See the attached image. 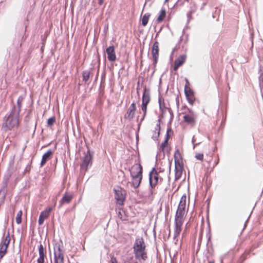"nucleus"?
<instances>
[{"label":"nucleus","mask_w":263,"mask_h":263,"mask_svg":"<svg viewBox=\"0 0 263 263\" xmlns=\"http://www.w3.org/2000/svg\"><path fill=\"white\" fill-rule=\"evenodd\" d=\"M179 1H180V0H178V1L176 2V3L174 5L173 7H176V6H177L179 5Z\"/></svg>","instance_id":"0e129e2a"},{"label":"nucleus","mask_w":263,"mask_h":263,"mask_svg":"<svg viewBox=\"0 0 263 263\" xmlns=\"http://www.w3.org/2000/svg\"><path fill=\"white\" fill-rule=\"evenodd\" d=\"M93 69V68H90L89 70H84L82 72V78L83 81L85 83L87 82L90 78V76L91 73V71Z\"/></svg>","instance_id":"5701e85b"},{"label":"nucleus","mask_w":263,"mask_h":263,"mask_svg":"<svg viewBox=\"0 0 263 263\" xmlns=\"http://www.w3.org/2000/svg\"><path fill=\"white\" fill-rule=\"evenodd\" d=\"M110 263H118L116 258L114 256H112L110 258Z\"/></svg>","instance_id":"603ef678"},{"label":"nucleus","mask_w":263,"mask_h":263,"mask_svg":"<svg viewBox=\"0 0 263 263\" xmlns=\"http://www.w3.org/2000/svg\"><path fill=\"white\" fill-rule=\"evenodd\" d=\"M22 215V212L21 211H20L17 214V216L16 217V221L17 223H20L21 222Z\"/></svg>","instance_id":"c9c22d12"},{"label":"nucleus","mask_w":263,"mask_h":263,"mask_svg":"<svg viewBox=\"0 0 263 263\" xmlns=\"http://www.w3.org/2000/svg\"><path fill=\"white\" fill-rule=\"evenodd\" d=\"M184 92L188 103L193 105L195 101V91L191 88L184 89Z\"/></svg>","instance_id":"6e6552de"},{"label":"nucleus","mask_w":263,"mask_h":263,"mask_svg":"<svg viewBox=\"0 0 263 263\" xmlns=\"http://www.w3.org/2000/svg\"><path fill=\"white\" fill-rule=\"evenodd\" d=\"M175 171V180H178L181 178V177L182 176L183 170H177V171Z\"/></svg>","instance_id":"72a5a7b5"},{"label":"nucleus","mask_w":263,"mask_h":263,"mask_svg":"<svg viewBox=\"0 0 263 263\" xmlns=\"http://www.w3.org/2000/svg\"><path fill=\"white\" fill-rule=\"evenodd\" d=\"M108 24L106 25L104 28V31L106 32L108 30Z\"/></svg>","instance_id":"052dcab7"},{"label":"nucleus","mask_w":263,"mask_h":263,"mask_svg":"<svg viewBox=\"0 0 263 263\" xmlns=\"http://www.w3.org/2000/svg\"><path fill=\"white\" fill-rule=\"evenodd\" d=\"M141 123H142V122H141V121H140L139 123L138 124L137 131L136 132V140H137V142L138 141V132H139V130L140 129Z\"/></svg>","instance_id":"8fccbe9b"},{"label":"nucleus","mask_w":263,"mask_h":263,"mask_svg":"<svg viewBox=\"0 0 263 263\" xmlns=\"http://www.w3.org/2000/svg\"><path fill=\"white\" fill-rule=\"evenodd\" d=\"M53 151L50 149H48L45 153H44L42 157V159L40 162V166H43L46 162L51 158L53 155Z\"/></svg>","instance_id":"f8f14e48"},{"label":"nucleus","mask_w":263,"mask_h":263,"mask_svg":"<svg viewBox=\"0 0 263 263\" xmlns=\"http://www.w3.org/2000/svg\"><path fill=\"white\" fill-rule=\"evenodd\" d=\"M148 104L142 103L141 104V110L143 114H146L147 113V106Z\"/></svg>","instance_id":"4c0bfd02"},{"label":"nucleus","mask_w":263,"mask_h":263,"mask_svg":"<svg viewBox=\"0 0 263 263\" xmlns=\"http://www.w3.org/2000/svg\"><path fill=\"white\" fill-rule=\"evenodd\" d=\"M7 248L2 245H0V260L6 253Z\"/></svg>","instance_id":"7c9ffc66"},{"label":"nucleus","mask_w":263,"mask_h":263,"mask_svg":"<svg viewBox=\"0 0 263 263\" xmlns=\"http://www.w3.org/2000/svg\"><path fill=\"white\" fill-rule=\"evenodd\" d=\"M194 11L193 10L189 11L186 14L187 16V21H186V25L185 26V28H187V25L189 24L191 20L193 19L192 15L194 13Z\"/></svg>","instance_id":"c756f323"},{"label":"nucleus","mask_w":263,"mask_h":263,"mask_svg":"<svg viewBox=\"0 0 263 263\" xmlns=\"http://www.w3.org/2000/svg\"><path fill=\"white\" fill-rule=\"evenodd\" d=\"M55 122V118L54 116H52L50 117L47 120V125L48 126L51 127L53 125L54 123Z\"/></svg>","instance_id":"2f4dec72"},{"label":"nucleus","mask_w":263,"mask_h":263,"mask_svg":"<svg viewBox=\"0 0 263 263\" xmlns=\"http://www.w3.org/2000/svg\"><path fill=\"white\" fill-rule=\"evenodd\" d=\"M72 199V196L66 193L60 201V205L61 206L63 204L65 203H69L70 202Z\"/></svg>","instance_id":"a211bd4d"},{"label":"nucleus","mask_w":263,"mask_h":263,"mask_svg":"<svg viewBox=\"0 0 263 263\" xmlns=\"http://www.w3.org/2000/svg\"><path fill=\"white\" fill-rule=\"evenodd\" d=\"M170 137H171V135L170 134H166L165 136L164 140L168 141Z\"/></svg>","instance_id":"6e6d98bb"},{"label":"nucleus","mask_w":263,"mask_h":263,"mask_svg":"<svg viewBox=\"0 0 263 263\" xmlns=\"http://www.w3.org/2000/svg\"><path fill=\"white\" fill-rule=\"evenodd\" d=\"M186 56L185 54H182L178 58L176 59L174 61V65L173 66V70L175 71L177 70L179 67L182 66L185 62Z\"/></svg>","instance_id":"9b49d317"},{"label":"nucleus","mask_w":263,"mask_h":263,"mask_svg":"<svg viewBox=\"0 0 263 263\" xmlns=\"http://www.w3.org/2000/svg\"><path fill=\"white\" fill-rule=\"evenodd\" d=\"M186 203V196L185 194L183 195L180 198L177 209H180L181 211H185Z\"/></svg>","instance_id":"6ab92c4d"},{"label":"nucleus","mask_w":263,"mask_h":263,"mask_svg":"<svg viewBox=\"0 0 263 263\" xmlns=\"http://www.w3.org/2000/svg\"><path fill=\"white\" fill-rule=\"evenodd\" d=\"M166 107L161 108V107L160 106V111L161 112V115L159 116V118H163V117L164 114L166 112Z\"/></svg>","instance_id":"79ce46f5"},{"label":"nucleus","mask_w":263,"mask_h":263,"mask_svg":"<svg viewBox=\"0 0 263 263\" xmlns=\"http://www.w3.org/2000/svg\"><path fill=\"white\" fill-rule=\"evenodd\" d=\"M158 57L159 56H153V65L154 67V68L156 66V64L158 62Z\"/></svg>","instance_id":"37998d69"},{"label":"nucleus","mask_w":263,"mask_h":263,"mask_svg":"<svg viewBox=\"0 0 263 263\" xmlns=\"http://www.w3.org/2000/svg\"><path fill=\"white\" fill-rule=\"evenodd\" d=\"M118 216L121 219L122 218V214L120 211L118 212Z\"/></svg>","instance_id":"338daca9"},{"label":"nucleus","mask_w":263,"mask_h":263,"mask_svg":"<svg viewBox=\"0 0 263 263\" xmlns=\"http://www.w3.org/2000/svg\"><path fill=\"white\" fill-rule=\"evenodd\" d=\"M159 43L157 41H155L152 47L151 52L152 56H159Z\"/></svg>","instance_id":"412c9836"},{"label":"nucleus","mask_w":263,"mask_h":263,"mask_svg":"<svg viewBox=\"0 0 263 263\" xmlns=\"http://www.w3.org/2000/svg\"><path fill=\"white\" fill-rule=\"evenodd\" d=\"M195 158L198 160H202L203 159V154L202 153H198L195 155Z\"/></svg>","instance_id":"a19ab883"},{"label":"nucleus","mask_w":263,"mask_h":263,"mask_svg":"<svg viewBox=\"0 0 263 263\" xmlns=\"http://www.w3.org/2000/svg\"><path fill=\"white\" fill-rule=\"evenodd\" d=\"M146 116V114H143L141 118L140 119V121H141V122H142V121L144 120Z\"/></svg>","instance_id":"bf43d9fd"},{"label":"nucleus","mask_w":263,"mask_h":263,"mask_svg":"<svg viewBox=\"0 0 263 263\" xmlns=\"http://www.w3.org/2000/svg\"><path fill=\"white\" fill-rule=\"evenodd\" d=\"M136 110V104L135 102H133L129 108L127 109L126 113L124 115V118L125 119L128 120L129 121L132 120L135 114V111Z\"/></svg>","instance_id":"1a4fd4ad"},{"label":"nucleus","mask_w":263,"mask_h":263,"mask_svg":"<svg viewBox=\"0 0 263 263\" xmlns=\"http://www.w3.org/2000/svg\"><path fill=\"white\" fill-rule=\"evenodd\" d=\"M145 248L143 238H136L133 246L134 252L145 250Z\"/></svg>","instance_id":"0eeeda50"},{"label":"nucleus","mask_w":263,"mask_h":263,"mask_svg":"<svg viewBox=\"0 0 263 263\" xmlns=\"http://www.w3.org/2000/svg\"><path fill=\"white\" fill-rule=\"evenodd\" d=\"M162 29V27H161L160 28H159V30L156 33V37H157V36L158 35L159 33L160 32V31H161Z\"/></svg>","instance_id":"69168bd1"},{"label":"nucleus","mask_w":263,"mask_h":263,"mask_svg":"<svg viewBox=\"0 0 263 263\" xmlns=\"http://www.w3.org/2000/svg\"><path fill=\"white\" fill-rule=\"evenodd\" d=\"M10 235H9V233H8V234L5 236V237L2 240L1 245H2L3 246H4L6 248H8V247L10 243Z\"/></svg>","instance_id":"cd10ccee"},{"label":"nucleus","mask_w":263,"mask_h":263,"mask_svg":"<svg viewBox=\"0 0 263 263\" xmlns=\"http://www.w3.org/2000/svg\"><path fill=\"white\" fill-rule=\"evenodd\" d=\"M258 247V245H253L249 250H247V254H249L251 252L253 251L254 249Z\"/></svg>","instance_id":"ea45409f"},{"label":"nucleus","mask_w":263,"mask_h":263,"mask_svg":"<svg viewBox=\"0 0 263 263\" xmlns=\"http://www.w3.org/2000/svg\"><path fill=\"white\" fill-rule=\"evenodd\" d=\"M179 236V235H176L175 233L174 234V237H173V239L174 240H176V242H175V244L177 243V241H178V239H177V237Z\"/></svg>","instance_id":"5fc2aeb1"},{"label":"nucleus","mask_w":263,"mask_h":263,"mask_svg":"<svg viewBox=\"0 0 263 263\" xmlns=\"http://www.w3.org/2000/svg\"><path fill=\"white\" fill-rule=\"evenodd\" d=\"M132 169H136L138 171L136 175L132 174V186L135 189H137L140 186L143 178V167L140 164H135L132 166Z\"/></svg>","instance_id":"7ed1b4c3"},{"label":"nucleus","mask_w":263,"mask_h":263,"mask_svg":"<svg viewBox=\"0 0 263 263\" xmlns=\"http://www.w3.org/2000/svg\"><path fill=\"white\" fill-rule=\"evenodd\" d=\"M169 124H170L168 123V125H167L168 127H167V130H166V134H170V133H171V134H173V131L172 128L171 127V126L169 125Z\"/></svg>","instance_id":"3c124183"},{"label":"nucleus","mask_w":263,"mask_h":263,"mask_svg":"<svg viewBox=\"0 0 263 263\" xmlns=\"http://www.w3.org/2000/svg\"><path fill=\"white\" fill-rule=\"evenodd\" d=\"M94 151L88 148L86 153H84L82 159V162L80 164V170L82 171L86 172L89 167L92 164Z\"/></svg>","instance_id":"f03ea898"},{"label":"nucleus","mask_w":263,"mask_h":263,"mask_svg":"<svg viewBox=\"0 0 263 263\" xmlns=\"http://www.w3.org/2000/svg\"><path fill=\"white\" fill-rule=\"evenodd\" d=\"M106 53L107 54L108 60L110 62H115L117 59L115 52V48L113 45H111L106 48Z\"/></svg>","instance_id":"9d476101"},{"label":"nucleus","mask_w":263,"mask_h":263,"mask_svg":"<svg viewBox=\"0 0 263 263\" xmlns=\"http://www.w3.org/2000/svg\"><path fill=\"white\" fill-rule=\"evenodd\" d=\"M151 101L150 88L145 86L143 90L142 103L148 104Z\"/></svg>","instance_id":"ddd939ff"},{"label":"nucleus","mask_w":263,"mask_h":263,"mask_svg":"<svg viewBox=\"0 0 263 263\" xmlns=\"http://www.w3.org/2000/svg\"><path fill=\"white\" fill-rule=\"evenodd\" d=\"M160 133H159V132H157L156 133V131H155V132H154V134H153V136H152V138L154 140H155V141H158V138H159V136H160Z\"/></svg>","instance_id":"e433bc0d"},{"label":"nucleus","mask_w":263,"mask_h":263,"mask_svg":"<svg viewBox=\"0 0 263 263\" xmlns=\"http://www.w3.org/2000/svg\"><path fill=\"white\" fill-rule=\"evenodd\" d=\"M246 254L247 255V250H246L245 252L240 256L239 259V263H242L246 260L247 258Z\"/></svg>","instance_id":"f704fd0d"},{"label":"nucleus","mask_w":263,"mask_h":263,"mask_svg":"<svg viewBox=\"0 0 263 263\" xmlns=\"http://www.w3.org/2000/svg\"><path fill=\"white\" fill-rule=\"evenodd\" d=\"M183 223L180 222H175L174 233L176 235H180L182 230V226Z\"/></svg>","instance_id":"a878e982"},{"label":"nucleus","mask_w":263,"mask_h":263,"mask_svg":"<svg viewBox=\"0 0 263 263\" xmlns=\"http://www.w3.org/2000/svg\"><path fill=\"white\" fill-rule=\"evenodd\" d=\"M185 211H181L180 209H177L175 216V222H180L183 223L185 218Z\"/></svg>","instance_id":"2eb2a0df"},{"label":"nucleus","mask_w":263,"mask_h":263,"mask_svg":"<svg viewBox=\"0 0 263 263\" xmlns=\"http://www.w3.org/2000/svg\"><path fill=\"white\" fill-rule=\"evenodd\" d=\"M160 149L163 152V158L165 157V151L166 148L168 149L167 152L170 153L171 148L169 146L168 141L164 140V141L160 144Z\"/></svg>","instance_id":"aec40b11"},{"label":"nucleus","mask_w":263,"mask_h":263,"mask_svg":"<svg viewBox=\"0 0 263 263\" xmlns=\"http://www.w3.org/2000/svg\"><path fill=\"white\" fill-rule=\"evenodd\" d=\"M161 83H162V79H161V78H160L159 79V87L160 86V85L161 84Z\"/></svg>","instance_id":"774afa93"},{"label":"nucleus","mask_w":263,"mask_h":263,"mask_svg":"<svg viewBox=\"0 0 263 263\" xmlns=\"http://www.w3.org/2000/svg\"><path fill=\"white\" fill-rule=\"evenodd\" d=\"M178 154H180V152H179V149L177 148L176 149V151H175V154H174V158H177Z\"/></svg>","instance_id":"4d7b16f0"},{"label":"nucleus","mask_w":263,"mask_h":263,"mask_svg":"<svg viewBox=\"0 0 263 263\" xmlns=\"http://www.w3.org/2000/svg\"><path fill=\"white\" fill-rule=\"evenodd\" d=\"M158 123H157L156 124V126L155 127V131L158 130L157 132H159V133H160V129H161V126H160V119L158 120Z\"/></svg>","instance_id":"a18cd8bd"},{"label":"nucleus","mask_w":263,"mask_h":263,"mask_svg":"<svg viewBox=\"0 0 263 263\" xmlns=\"http://www.w3.org/2000/svg\"><path fill=\"white\" fill-rule=\"evenodd\" d=\"M162 180V178H159V174L156 167L152 168L148 174V180L149 186L151 189H154L158 183L159 180Z\"/></svg>","instance_id":"39448f33"},{"label":"nucleus","mask_w":263,"mask_h":263,"mask_svg":"<svg viewBox=\"0 0 263 263\" xmlns=\"http://www.w3.org/2000/svg\"><path fill=\"white\" fill-rule=\"evenodd\" d=\"M206 237L208 238V240H207V243H206V248H208V246H209L210 242L211 243V246H212V242L211 241V232H210V230L206 233ZM206 250H207L208 252H209V249L208 248H206Z\"/></svg>","instance_id":"473e14b6"},{"label":"nucleus","mask_w":263,"mask_h":263,"mask_svg":"<svg viewBox=\"0 0 263 263\" xmlns=\"http://www.w3.org/2000/svg\"><path fill=\"white\" fill-rule=\"evenodd\" d=\"M158 104H159V109L160 108V105H161V108L165 107L164 99L163 98L162 96H161L160 91L159 92V96H158Z\"/></svg>","instance_id":"c85d7f7f"},{"label":"nucleus","mask_w":263,"mask_h":263,"mask_svg":"<svg viewBox=\"0 0 263 263\" xmlns=\"http://www.w3.org/2000/svg\"><path fill=\"white\" fill-rule=\"evenodd\" d=\"M175 162V171L183 170V164L180 161V160H178L177 158H174Z\"/></svg>","instance_id":"393cba45"},{"label":"nucleus","mask_w":263,"mask_h":263,"mask_svg":"<svg viewBox=\"0 0 263 263\" xmlns=\"http://www.w3.org/2000/svg\"><path fill=\"white\" fill-rule=\"evenodd\" d=\"M93 56L95 57V58H96L98 60V61L99 62V63H100V55H99V53L98 52V51H97L95 53H94V55Z\"/></svg>","instance_id":"de8ad7c7"},{"label":"nucleus","mask_w":263,"mask_h":263,"mask_svg":"<svg viewBox=\"0 0 263 263\" xmlns=\"http://www.w3.org/2000/svg\"><path fill=\"white\" fill-rule=\"evenodd\" d=\"M166 10L162 8L159 12V15L157 18V23H159L162 22L166 16Z\"/></svg>","instance_id":"b1692460"},{"label":"nucleus","mask_w":263,"mask_h":263,"mask_svg":"<svg viewBox=\"0 0 263 263\" xmlns=\"http://www.w3.org/2000/svg\"><path fill=\"white\" fill-rule=\"evenodd\" d=\"M177 159L178 160H180V159H182V156H181L180 153V154H178L177 156Z\"/></svg>","instance_id":"680f3d73"},{"label":"nucleus","mask_w":263,"mask_h":263,"mask_svg":"<svg viewBox=\"0 0 263 263\" xmlns=\"http://www.w3.org/2000/svg\"><path fill=\"white\" fill-rule=\"evenodd\" d=\"M51 211V209L49 208L41 212L38 220L39 225L43 224L45 220L49 217Z\"/></svg>","instance_id":"4468645a"},{"label":"nucleus","mask_w":263,"mask_h":263,"mask_svg":"<svg viewBox=\"0 0 263 263\" xmlns=\"http://www.w3.org/2000/svg\"><path fill=\"white\" fill-rule=\"evenodd\" d=\"M150 16L151 14L149 13H146L143 15L141 18L142 25L144 27L146 26V25L148 23Z\"/></svg>","instance_id":"bb28decb"},{"label":"nucleus","mask_w":263,"mask_h":263,"mask_svg":"<svg viewBox=\"0 0 263 263\" xmlns=\"http://www.w3.org/2000/svg\"><path fill=\"white\" fill-rule=\"evenodd\" d=\"M104 0H99L98 1V4L101 6L103 4Z\"/></svg>","instance_id":"e2e57ef3"},{"label":"nucleus","mask_w":263,"mask_h":263,"mask_svg":"<svg viewBox=\"0 0 263 263\" xmlns=\"http://www.w3.org/2000/svg\"><path fill=\"white\" fill-rule=\"evenodd\" d=\"M135 254V258L140 261L141 260H145L147 258V253L145 251V250L135 252H134Z\"/></svg>","instance_id":"f3484780"},{"label":"nucleus","mask_w":263,"mask_h":263,"mask_svg":"<svg viewBox=\"0 0 263 263\" xmlns=\"http://www.w3.org/2000/svg\"><path fill=\"white\" fill-rule=\"evenodd\" d=\"M140 89V81H139L137 83V92L138 94L139 93V90Z\"/></svg>","instance_id":"13d9d810"},{"label":"nucleus","mask_w":263,"mask_h":263,"mask_svg":"<svg viewBox=\"0 0 263 263\" xmlns=\"http://www.w3.org/2000/svg\"><path fill=\"white\" fill-rule=\"evenodd\" d=\"M183 120L188 124H192L195 122V119L191 115L186 114L183 117Z\"/></svg>","instance_id":"4be33fe9"},{"label":"nucleus","mask_w":263,"mask_h":263,"mask_svg":"<svg viewBox=\"0 0 263 263\" xmlns=\"http://www.w3.org/2000/svg\"><path fill=\"white\" fill-rule=\"evenodd\" d=\"M168 111L170 114V120L169 121V124H170V125H171V123L174 119V114H173V112L171 108H168Z\"/></svg>","instance_id":"58836bf2"},{"label":"nucleus","mask_w":263,"mask_h":263,"mask_svg":"<svg viewBox=\"0 0 263 263\" xmlns=\"http://www.w3.org/2000/svg\"><path fill=\"white\" fill-rule=\"evenodd\" d=\"M176 105L177 106V107H179V97L178 96H177L176 98Z\"/></svg>","instance_id":"864d4df0"},{"label":"nucleus","mask_w":263,"mask_h":263,"mask_svg":"<svg viewBox=\"0 0 263 263\" xmlns=\"http://www.w3.org/2000/svg\"><path fill=\"white\" fill-rule=\"evenodd\" d=\"M39 257L37 260V263H44V258L45 257V251L44 248L43 247V246L42 244H40L39 247Z\"/></svg>","instance_id":"dca6fc26"},{"label":"nucleus","mask_w":263,"mask_h":263,"mask_svg":"<svg viewBox=\"0 0 263 263\" xmlns=\"http://www.w3.org/2000/svg\"><path fill=\"white\" fill-rule=\"evenodd\" d=\"M114 192L117 203L119 205H123L125 200V196L122 192V188L118 186L117 188L114 189Z\"/></svg>","instance_id":"423d86ee"},{"label":"nucleus","mask_w":263,"mask_h":263,"mask_svg":"<svg viewBox=\"0 0 263 263\" xmlns=\"http://www.w3.org/2000/svg\"><path fill=\"white\" fill-rule=\"evenodd\" d=\"M41 38H42V46L41 47V51H43V49H44V45H45V42H46V37L44 36L43 37L42 36H41Z\"/></svg>","instance_id":"c03bdc74"},{"label":"nucleus","mask_w":263,"mask_h":263,"mask_svg":"<svg viewBox=\"0 0 263 263\" xmlns=\"http://www.w3.org/2000/svg\"><path fill=\"white\" fill-rule=\"evenodd\" d=\"M129 171L130 172V175L132 177V174H134V175H136V173L138 171H136V169H132V166L129 168Z\"/></svg>","instance_id":"09e8293b"},{"label":"nucleus","mask_w":263,"mask_h":263,"mask_svg":"<svg viewBox=\"0 0 263 263\" xmlns=\"http://www.w3.org/2000/svg\"><path fill=\"white\" fill-rule=\"evenodd\" d=\"M185 84L184 89L190 88V83L187 78H185Z\"/></svg>","instance_id":"49530a36"},{"label":"nucleus","mask_w":263,"mask_h":263,"mask_svg":"<svg viewBox=\"0 0 263 263\" xmlns=\"http://www.w3.org/2000/svg\"><path fill=\"white\" fill-rule=\"evenodd\" d=\"M63 247L61 239L54 243L53 246L54 262L53 263H63L64 254L62 248Z\"/></svg>","instance_id":"20e7f679"},{"label":"nucleus","mask_w":263,"mask_h":263,"mask_svg":"<svg viewBox=\"0 0 263 263\" xmlns=\"http://www.w3.org/2000/svg\"><path fill=\"white\" fill-rule=\"evenodd\" d=\"M23 100V97H19L16 106L14 105L8 116L6 117L3 125V128L5 131L12 129L18 124L19 113Z\"/></svg>","instance_id":"f257e3e1"}]
</instances>
